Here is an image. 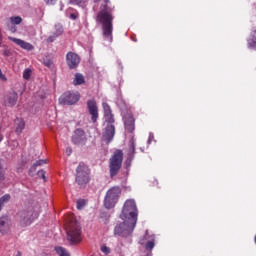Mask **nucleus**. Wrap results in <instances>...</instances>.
Returning <instances> with one entry per match:
<instances>
[{
  "label": "nucleus",
  "instance_id": "obj_7",
  "mask_svg": "<svg viewBox=\"0 0 256 256\" xmlns=\"http://www.w3.org/2000/svg\"><path fill=\"white\" fill-rule=\"evenodd\" d=\"M76 182L78 185H87L89 183V167L84 163L79 164L76 169Z\"/></svg>",
  "mask_w": 256,
  "mask_h": 256
},
{
  "label": "nucleus",
  "instance_id": "obj_17",
  "mask_svg": "<svg viewBox=\"0 0 256 256\" xmlns=\"http://www.w3.org/2000/svg\"><path fill=\"white\" fill-rule=\"evenodd\" d=\"M115 137V126L113 124L107 125L103 133V139L109 143Z\"/></svg>",
  "mask_w": 256,
  "mask_h": 256
},
{
  "label": "nucleus",
  "instance_id": "obj_34",
  "mask_svg": "<svg viewBox=\"0 0 256 256\" xmlns=\"http://www.w3.org/2000/svg\"><path fill=\"white\" fill-rule=\"evenodd\" d=\"M0 79L1 81H7V77L3 74V72H1V69H0Z\"/></svg>",
  "mask_w": 256,
  "mask_h": 256
},
{
  "label": "nucleus",
  "instance_id": "obj_33",
  "mask_svg": "<svg viewBox=\"0 0 256 256\" xmlns=\"http://www.w3.org/2000/svg\"><path fill=\"white\" fill-rule=\"evenodd\" d=\"M79 17V14L77 13H72L70 14V19H73L75 21V19H77Z\"/></svg>",
  "mask_w": 256,
  "mask_h": 256
},
{
  "label": "nucleus",
  "instance_id": "obj_15",
  "mask_svg": "<svg viewBox=\"0 0 256 256\" xmlns=\"http://www.w3.org/2000/svg\"><path fill=\"white\" fill-rule=\"evenodd\" d=\"M10 23L7 24L8 29L11 31V33H15L17 31V28L13 25H21L23 23V18L21 16H12L9 18Z\"/></svg>",
  "mask_w": 256,
  "mask_h": 256
},
{
  "label": "nucleus",
  "instance_id": "obj_8",
  "mask_svg": "<svg viewBox=\"0 0 256 256\" xmlns=\"http://www.w3.org/2000/svg\"><path fill=\"white\" fill-rule=\"evenodd\" d=\"M79 101V92H66L59 98L60 105H75Z\"/></svg>",
  "mask_w": 256,
  "mask_h": 256
},
{
  "label": "nucleus",
  "instance_id": "obj_32",
  "mask_svg": "<svg viewBox=\"0 0 256 256\" xmlns=\"http://www.w3.org/2000/svg\"><path fill=\"white\" fill-rule=\"evenodd\" d=\"M38 177H41L45 181V171L43 170L38 171Z\"/></svg>",
  "mask_w": 256,
  "mask_h": 256
},
{
  "label": "nucleus",
  "instance_id": "obj_20",
  "mask_svg": "<svg viewBox=\"0 0 256 256\" xmlns=\"http://www.w3.org/2000/svg\"><path fill=\"white\" fill-rule=\"evenodd\" d=\"M18 95L17 92H11L6 97V103L9 105V107H13V105L17 104Z\"/></svg>",
  "mask_w": 256,
  "mask_h": 256
},
{
  "label": "nucleus",
  "instance_id": "obj_18",
  "mask_svg": "<svg viewBox=\"0 0 256 256\" xmlns=\"http://www.w3.org/2000/svg\"><path fill=\"white\" fill-rule=\"evenodd\" d=\"M60 35H63V26L58 24L55 26L54 34L48 37L47 42L53 43V41H55V39H57V37H59Z\"/></svg>",
  "mask_w": 256,
  "mask_h": 256
},
{
  "label": "nucleus",
  "instance_id": "obj_6",
  "mask_svg": "<svg viewBox=\"0 0 256 256\" xmlns=\"http://www.w3.org/2000/svg\"><path fill=\"white\" fill-rule=\"evenodd\" d=\"M123 164V151L116 150L112 157L110 158V176L115 177L117 173H119V169H121V165Z\"/></svg>",
  "mask_w": 256,
  "mask_h": 256
},
{
  "label": "nucleus",
  "instance_id": "obj_3",
  "mask_svg": "<svg viewBox=\"0 0 256 256\" xmlns=\"http://www.w3.org/2000/svg\"><path fill=\"white\" fill-rule=\"evenodd\" d=\"M39 213H41V207L39 205L30 206L23 212H21V225L23 227H27L33 223L34 219H37L39 217Z\"/></svg>",
  "mask_w": 256,
  "mask_h": 256
},
{
  "label": "nucleus",
  "instance_id": "obj_14",
  "mask_svg": "<svg viewBox=\"0 0 256 256\" xmlns=\"http://www.w3.org/2000/svg\"><path fill=\"white\" fill-rule=\"evenodd\" d=\"M72 141L75 145H81L85 143V132L82 129L75 130Z\"/></svg>",
  "mask_w": 256,
  "mask_h": 256
},
{
  "label": "nucleus",
  "instance_id": "obj_10",
  "mask_svg": "<svg viewBox=\"0 0 256 256\" xmlns=\"http://www.w3.org/2000/svg\"><path fill=\"white\" fill-rule=\"evenodd\" d=\"M81 59L79 58V55L69 52L66 56V62L70 69H75L77 65H79Z\"/></svg>",
  "mask_w": 256,
  "mask_h": 256
},
{
  "label": "nucleus",
  "instance_id": "obj_27",
  "mask_svg": "<svg viewBox=\"0 0 256 256\" xmlns=\"http://www.w3.org/2000/svg\"><path fill=\"white\" fill-rule=\"evenodd\" d=\"M10 199L11 196L9 194H5L0 198V211L3 209V205H5V203H9Z\"/></svg>",
  "mask_w": 256,
  "mask_h": 256
},
{
  "label": "nucleus",
  "instance_id": "obj_37",
  "mask_svg": "<svg viewBox=\"0 0 256 256\" xmlns=\"http://www.w3.org/2000/svg\"><path fill=\"white\" fill-rule=\"evenodd\" d=\"M66 153H67V155H70L71 153H72V150H71V148H66Z\"/></svg>",
  "mask_w": 256,
  "mask_h": 256
},
{
  "label": "nucleus",
  "instance_id": "obj_26",
  "mask_svg": "<svg viewBox=\"0 0 256 256\" xmlns=\"http://www.w3.org/2000/svg\"><path fill=\"white\" fill-rule=\"evenodd\" d=\"M55 251H56L57 255H59V256H71V254H69L67 249L60 247V246L56 247Z\"/></svg>",
  "mask_w": 256,
  "mask_h": 256
},
{
  "label": "nucleus",
  "instance_id": "obj_12",
  "mask_svg": "<svg viewBox=\"0 0 256 256\" xmlns=\"http://www.w3.org/2000/svg\"><path fill=\"white\" fill-rule=\"evenodd\" d=\"M87 107L89 110L90 115H92V121L95 123L99 117V111L97 109V102L95 100H89L87 102Z\"/></svg>",
  "mask_w": 256,
  "mask_h": 256
},
{
  "label": "nucleus",
  "instance_id": "obj_13",
  "mask_svg": "<svg viewBox=\"0 0 256 256\" xmlns=\"http://www.w3.org/2000/svg\"><path fill=\"white\" fill-rule=\"evenodd\" d=\"M104 109V119L108 125H113L115 123V118L113 117V113L111 112V107L107 103H103Z\"/></svg>",
  "mask_w": 256,
  "mask_h": 256
},
{
  "label": "nucleus",
  "instance_id": "obj_24",
  "mask_svg": "<svg viewBox=\"0 0 256 256\" xmlns=\"http://www.w3.org/2000/svg\"><path fill=\"white\" fill-rule=\"evenodd\" d=\"M73 83L74 85H83V83H85V77L82 74L77 73L75 75Z\"/></svg>",
  "mask_w": 256,
  "mask_h": 256
},
{
  "label": "nucleus",
  "instance_id": "obj_25",
  "mask_svg": "<svg viewBox=\"0 0 256 256\" xmlns=\"http://www.w3.org/2000/svg\"><path fill=\"white\" fill-rule=\"evenodd\" d=\"M71 5H78V7H82L85 9L87 7V0H70Z\"/></svg>",
  "mask_w": 256,
  "mask_h": 256
},
{
  "label": "nucleus",
  "instance_id": "obj_11",
  "mask_svg": "<svg viewBox=\"0 0 256 256\" xmlns=\"http://www.w3.org/2000/svg\"><path fill=\"white\" fill-rule=\"evenodd\" d=\"M8 39L10 41H13V43L18 45V47H21V49H24L25 51H33V49H35V47H33L31 43L26 42L22 39L14 38V37H8Z\"/></svg>",
  "mask_w": 256,
  "mask_h": 256
},
{
  "label": "nucleus",
  "instance_id": "obj_23",
  "mask_svg": "<svg viewBox=\"0 0 256 256\" xmlns=\"http://www.w3.org/2000/svg\"><path fill=\"white\" fill-rule=\"evenodd\" d=\"M248 47L256 49V30L252 32L251 38L248 40Z\"/></svg>",
  "mask_w": 256,
  "mask_h": 256
},
{
  "label": "nucleus",
  "instance_id": "obj_40",
  "mask_svg": "<svg viewBox=\"0 0 256 256\" xmlns=\"http://www.w3.org/2000/svg\"><path fill=\"white\" fill-rule=\"evenodd\" d=\"M148 143H151V136L149 137Z\"/></svg>",
  "mask_w": 256,
  "mask_h": 256
},
{
  "label": "nucleus",
  "instance_id": "obj_19",
  "mask_svg": "<svg viewBox=\"0 0 256 256\" xmlns=\"http://www.w3.org/2000/svg\"><path fill=\"white\" fill-rule=\"evenodd\" d=\"M9 231V218L2 216L0 218V233H7Z\"/></svg>",
  "mask_w": 256,
  "mask_h": 256
},
{
  "label": "nucleus",
  "instance_id": "obj_2",
  "mask_svg": "<svg viewBox=\"0 0 256 256\" xmlns=\"http://www.w3.org/2000/svg\"><path fill=\"white\" fill-rule=\"evenodd\" d=\"M100 3V11L97 15V21L102 25L103 37L108 41H113V8L109 7V0H94Z\"/></svg>",
  "mask_w": 256,
  "mask_h": 256
},
{
  "label": "nucleus",
  "instance_id": "obj_35",
  "mask_svg": "<svg viewBox=\"0 0 256 256\" xmlns=\"http://www.w3.org/2000/svg\"><path fill=\"white\" fill-rule=\"evenodd\" d=\"M4 177H5V174L3 173V168L0 165V180L4 179Z\"/></svg>",
  "mask_w": 256,
  "mask_h": 256
},
{
  "label": "nucleus",
  "instance_id": "obj_28",
  "mask_svg": "<svg viewBox=\"0 0 256 256\" xmlns=\"http://www.w3.org/2000/svg\"><path fill=\"white\" fill-rule=\"evenodd\" d=\"M31 69L27 68L24 70L23 72V79H25L26 81H29V79H31Z\"/></svg>",
  "mask_w": 256,
  "mask_h": 256
},
{
  "label": "nucleus",
  "instance_id": "obj_29",
  "mask_svg": "<svg viewBox=\"0 0 256 256\" xmlns=\"http://www.w3.org/2000/svg\"><path fill=\"white\" fill-rule=\"evenodd\" d=\"M85 205H86V202L84 199L77 201V209L81 210V209H83V207H85Z\"/></svg>",
  "mask_w": 256,
  "mask_h": 256
},
{
  "label": "nucleus",
  "instance_id": "obj_5",
  "mask_svg": "<svg viewBox=\"0 0 256 256\" xmlns=\"http://www.w3.org/2000/svg\"><path fill=\"white\" fill-rule=\"evenodd\" d=\"M66 233L71 243H81V225L77 221H70Z\"/></svg>",
  "mask_w": 256,
  "mask_h": 256
},
{
  "label": "nucleus",
  "instance_id": "obj_31",
  "mask_svg": "<svg viewBox=\"0 0 256 256\" xmlns=\"http://www.w3.org/2000/svg\"><path fill=\"white\" fill-rule=\"evenodd\" d=\"M47 163V160H39L34 165L35 167H39L41 165H45Z\"/></svg>",
  "mask_w": 256,
  "mask_h": 256
},
{
  "label": "nucleus",
  "instance_id": "obj_16",
  "mask_svg": "<svg viewBox=\"0 0 256 256\" xmlns=\"http://www.w3.org/2000/svg\"><path fill=\"white\" fill-rule=\"evenodd\" d=\"M124 125L128 133H133V131H135V118H133L132 115L125 116Z\"/></svg>",
  "mask_w": 256,
  "mask_h": 256
},
{
  "label": "nucleus",
  "instance_id": "obj_30",
  "mask_svg": "<svg viewBox=\"0 0 256 256\" xmlns=\"http://www.w3.org/2000/svg\"><path fill=\"white\" fill-rule=\"evenodd\" d=\"M101 251L104 253V255H109L111 253V249L105 245L101 247Z\"/></svg>",
  "mask_w": 256,
  "mask_h": 256
},
{
  "label": "nucleus",
  "instance_id": "obj_4",
  "mask_svg": "<svg viewBox=\"0 0 256 256\" xmlns=\"http://www.w3.org/2000/svg\"><path fill=\"white\" fill-rule=\"evenodd\" d=\"M119 197H121V188L112 187L110 188L104 198V207L106 209H113L119 202Z\"/></svg>",
  "mask_w": 256,
  "mask_h": 256
},
{
  "label": "nucleus",
  "instance_id": "obj_22",
  "mask_svg": "<svg viewBox=\"0 0 256 256\" xmlns=\"http://www.w3.org/2000/svg\"><path fill=\"white\" fill-rule=\"evenodd\" d=\"M135 154V137H131L130 142H129V151H128V155L131 159V157H133V155Z\"/></svg>",
  "mask_w": 256,
  "mask_h": 256
},
{
  "label": "nucleus",
  "instance_id": "obj_9",
  "mask_svg": "<svg viewBox=\"0 0 256 256\" xmlns=\"http://www.w3.org/2000/svg\"><path fill=\"white\" fill-rule=\"evenodd\" d=\"M140 245H143L148 251H153L155 247V235H149V231H146L143 239L140 240Z\"/></svg>",
  "mask_w": 256,
  "mask_h": 256
},
{
  "label": "nucleus",
  "instance_id": "obj_39",
  "mask_svg": "<svg viewBox=\"0 0 256 256\" xmlns=\"http://www.w3.org/2000/svg\"><path fill=\"white\" fill-rule=\"evenodd\" d=\"M0 141H3V136L2 135H0Z\"/></svg>",
  "mask_w": 256,
  "mask_h": 256
},
{
  "label": "nucleus",
  "instance_id": "obj_36",
  "mask_svg": "<svg viewBox=\"0 0 256 256\" xmlns=\"http://www.w3.org/2000/svg\"><path fill=\"white\" fill-rule=\"evenodd\" d=\"M47 5H53V1L55 0H44Z\"/></svg>",
  "mask_w": 256,
  "mask_h": 256
},
{
  "label": "nucleus",
  "instance_id": "obj_21",
  "mask_svg": "<svg viewBox=\"0 0 256 256\" xmlns=\"http://www.w3.org/2000/svg\"><path fill=\"white\" fill-rule=\"evenodd\" d=\"M15 125V131L16 133H22L23 129H25V121H23V119L21 118H17L14 122Z\"/></svg>",
  "mask_w": 256,
  "mask_h": 256
},
{
  "label": "nucleus",
  "instance_id": "obj_1",
  "mask_svg": "<svg viewBox=\"0 0 256 256\" xmlns=\"http://www.w3.org/2000/svg\"><path fill=\"white\" fill-rule=\"evenodd\" d=\"M137 215V204L135 203V200H126L120 215V218L124 222L115 227L114 235H118V237H131L135 230V225H137Z\"/></svg>",
  "mask_w": 256,
  "mask_h": 256
},
{
  "label": "nucleus",
  "instance_id": "obj_38",
  "mask_svg": "<svg viewBox=\"0 0 256 256\" xmlns=\"http://www.w3.org/2000/svg\"><path fill=\"white\" fill-rule=\"evenodd\" d=\"M14 256H22L21 252H17Z\"/></svg>",
  "mask_w": 256,
  "mask_h": 256
}]
</instances>
